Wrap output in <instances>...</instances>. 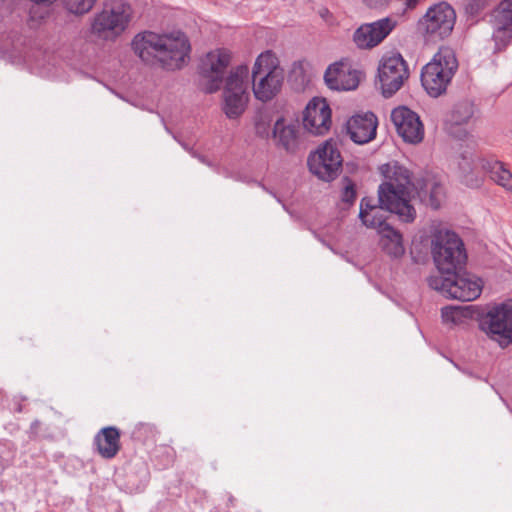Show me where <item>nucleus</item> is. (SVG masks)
Returning a JSON list of instances; mask_svg holds the SVG:
<instances>
[{"label":"nucleus","instance_id":"a878e982","mask_svg":"<svg viewBox=\"0 0 512 512\" xmlns=\"http://www.w3.org/2000/svg\"><path fill=\"white\" fill-rule=\"evenodd\" d=\"M98 0H62L63 7L75 16L89 13Z\"/></svg>","mask_w":512,"mask_h":512},{"label":"nucleus","instance_id":"6ab92c4d","mask_svg":"<svg viewBox=\"0 0 512 512\" xmlns=\"http://www.w3.org/2000/svg\"><path fill=\"white\" fill-rule=\"evenodd\" d=\"M377 118L372 112L355 115L347 122V132L353 142L365 144L376 136Z\"/></svg>","mask_w":512,"mask_h":512},{"label":"nucleus","instance_id":"39448f33","mask_svg":"<svg viewBox=\"0 0 512 512\" xmlns=\"http://www.w3.org/2000/svg\"><path fill=\"white\" fill-rule=\"evenodd\" d=\"M252 79L253 93L262 102L271 100L279 92L284 73L271 51H265L257 57L252 69Z\"/></svg>","mask_w":512,"mask_h":512},{"label":"nucleus","instance_id":"c756f323","mask_svg":"<svg viewBox=\"0 0 512 512\" xmlns=\"http://www.w3.org/2000/svg\"><path fill=\"white\" fill-rule=\"evenodd\" d=\"M344 182L345 184L342 190L341 199L347 204H352L356 199L355 185L349 178H345Z\"/></svg>","mask_w":512,"mask_h":512},{"label":"nucleus","instance_id":"473e14b6","mask_svg":"<svg viewBox=\"0 0 512 512\" xmlns=\"http://www.w3.org/2000/svg\"><path fill=\"white\" fill-rule=\"evenodd\" d=\"M329 14V11L327 9L320 10V16L322 18H326V16Z\"/></svg>","mask_w":512,"mask_h":512},{"label":"nucleus","instance_id":"dca6fc26","mask_svg":"<svg viewBox=\"0 0 512 512\" xmlns=\"http://www.w3.org/2000/svg\"><path fill=\"white\" fill-rule=\"evenodd\" d=\"M391 120L399 136L408 143H418L424 136L423 124L419 116L409 108L400 106L392 110Z\"/></svg>","mask_w":512,"mask_h":512},{"label":"nucleus","instance_id":"f8f14e48","mask_svg":"<svg viewBox=\"0 0 512 512\" xmlns=\"http://www.w3.org/2000/svg\"><path fill=\"white\" fill-rule=\"evenodd\" d=\"M230 61L231 54L225 49L210 51L201 59L199 73L207 93H214L220 89Z\"/></svg>","mask_w":512,"mask_h":512},{"label":"nucleus","instance_id":"2f4dec72","mask_svg":"<svg viewBox=\"0 0 512 512\" xmlns=\"http://www.w3.org/2000/svg\"><path fill=\"white\" fill-rule=\"evenodd\" d=\"M371 9H384L388 6L389 0H362Z\"/></svg>","mask_w":512,"mask_h":512},{"label":"nucleus","instance_id":"423d86ee","mask_svg":"<svg viewBox=\"0 0 512 512\" xmlns=\"http://www.w3.org/2000/svg\"><path fill=\"white\" fill-rule=\"evenodd\" d=\"M434 262L443 276L455 274L466 263L467 255L462 240L451 231H439L432 240Z\"/></svg>","mask_w":512,"mask_h":512},{"label":"nucleus","instance_id":"4468645a","mask_svg":"<svg viewBox=\"0 0 512 512\" xmlns=\"http://www.w3.org/2000/svg\"><path fill=\"white\" fill-rule=\"evenodd\" d=\"M393 17H384L361 25L353 34V41L360 49H370L379 45L397 26Z\"/></svg>","mask_w":512,"mask_h":512},{"label":"nucleus","instance_id":"9b49d317","mask_svg":"<svg viewBox=\"0 0 512 512\" xmlns=\"http://www.w3.org/2000/svg\"><path fill=\"white\" fill-rule=\"evenodd\" d=\"M342 162L340 151L333 141H326L308 157L309 170L323 181L335 179L341 170Z\"/></svg>","mask_w":512,"mask_h":512},{"label":"nucleus","instance_id":"5701e85b","mask_svg":"<svg viewBox=\"0 0 512 512\" xmlns=\"http://www.w3.org/2000/svg\"><path fill=\"white\" fill-rule=\"evenodd\" d=\"M94 444L103 458H114L120 449L119 430L112 426L101 429L94 438Z\"/></svg>","mask_w":512,"mask_h":512},{"label":"nucleus","instance_id":"cd10ccee","mask_svg":"<svg viewBox=\"0 0 512 512\" xmlns=\"http://www.w3.org/2000/svg\"><path fill=\"white\" fill-rule=\"evenodd\" d=\"M271 120L266 115H259L255 119L256 134L262 138H267L270 135Z\"/></svg>","mask_w":512,"mask_h":512},{"label":"nucleus","instance_id":"c85d7f7f","mask_svg":"<svg viewBox=\"0 0 512 512\" xmlns=\"http://www.w3.org/2000/svg\"><path fill=\"white\" fill-rule=\"evenodd\" d=\"M491 0H468L465 11L472 17L478 16L486 7L489 6Z\"/></svg>","mask_w":512,"mask_h":512},{"label":"nucleus","instance_id":"9d476101","mask_svg":"<svg viewBox=\"0 0 512 512\" xmlns=\"http://www.w3.org/2000/svg\"><path fill=\"white\" fill-rule=\"evenodd\" d=\"M408 77L407 64L400 54L382 57L378 66V79L384 97L394 95Z\"/></svg>","mask_w":512,"mask_h":512},{"label":"nucleus","instance_id":"f257e3e1","mask_svg":"<svg viewBox=\"0 0 512 512\" xmlns=\"http://www.w3.org/2000/svg\"><path fill=\"white\" fill-rule=\"evenodd\" d=\"M132 49L143 62L150 65L158 63L169 71L179 70L190 61L189 38L179 29L139 33L132 40Z\"/></svg>","mask_w":512,"mask_h":512},{"label":"nucleus","instance_id":"393cba45","mask_svg":"<svg viewBox=\"0 0 512 512\" xmlns=\"http://www.w3.org/2000/svg\"><path fill=\"white\" fill-rule=\"evenodd\" d=\"M474 115V105L470 101H462L457 103L450 115V122L453 125H462L468 123V121Z\"/></svg>","mask_w":512,"mask_h":512},{"label":"nucleus","instance_id":"f3484780","mask_svg":"<svg viewBox=\"0 0 512 512\" xmlns=\"http://www.w3.org/2000/svg\"><path fill=\"white\" fill-rule=\"evenodd\" d=\"M331 109L323 98L310 100L303 112V127L314 135H323L331 126Z\"/></svg>","mask_w":512,"mask_h":512},{"label":"nucleus","instance_id":"f03ea898","mask_svg":"<svg viewBox=\"0 0 512 512\" xmlns=\"http://www.w3.org/2000/svg\"><path fill=\"white\" fill-rule=\"evenodd\" d=\"M384 181L378 189V201L389 212L398 215L403 222H412L416 217L415 208L410 204L416 189L410 171L397 161H391L380 167Z\"/></svg>","mask_w":512,"mask_h":512},{"label":"nucleus","instance_id":"ddd939ff","mask_svg":"<svg viewBox=\"0 0 512 512\" xmlns=\"http://www.w3.org/2000/svg\"><path fill=\"white\" fill-rule=\"evenodd\" d=\"M456 21V14L447 2L431 6L420 20L426 34L443 39L450 35Z\"/></svg>","mask_w":512,"mask_h":512},{"label":"nucleus","instance_id":"7ed1b4c3","mask_svg":"<svg viewBox=\"0 0 512 512\" xmlns=\"http://www.w3.org/2000/svg\"><path fill=\"white\" fill-rule=\"evenodd\" d=\"M458 69V61L454 51L449 47H441L421 72L424 89L432 97L443 94Z\"/></svg>","mask_w":512,"mask_h":512},{"label":"nucleus","instance_id":"7c9ffc66","mask_svg":"<svg viewBox=\"0 0 512 512\" xmlns=\"http://www.w3.org/2000/svg\"><path fill=\"white\" fill-rule=\"evenodd\" d=\"M444 194L443 187L439 183H433L429 190L430 195V205L437 209L440 207L441 200Z\"/></svg>","mask_w":512,"mask_h":512},{"label":"nucleus","instance_id":"20e7f679","mask_svg":"<svg viewBox=\"0 0 512 512\" xmlns=\"http://www.w3.org/2000/svg\"><path fill=\"white\" fill-rule=\"evenodd\" d=\"M132 7L123 0H113L96 13L90 23V32L103 40L121 35L132 19Z\"/></svg>","mask_w":512,"mask_h":512},{"label":"nucleus","instance_id":"b1692460","mask_svg":"<svg viewBox=\"0 0 512 512\" xmlns=\"http://www.w3.org/2000/svg\"><path fill=\"white\" fill-rule=\"evenodd\" d=\"M381 235L380 244L383 251L392 258H400L405 253L402 235L392 227H385L379 233Z\"/></svg>","mask_w":512,"mask_h":512},{"label":"nucleus","instance_id":"2eb2a0df","mask_svg":"<svg viewBox=\"0 0 512 512\" xmlns=\"http://www.w3.org/2000/svg\"><path fill=\"white\" fill-rule=\"evenodd\" d=\"M492 39L500 51L512 40V0H502L489 14Z\"/></svg>","mask_w":512,"mask_h":512},{"label":"nucleus","instance_id":"72a5a7b5","mask_svg":"<svg viewBox=\"0 0 512 512\" xmlns=\"http://www.w3.org/2000/svg\"><path fill=\"white\" fill-rule=\"evenodd\" d=\"M39 422L38 421H34L31 425V428L34 429L38 426Z\"/></svg>","mask_w":512,"mask_h":512},{"label":"nucleus","instance_id":"412c9836","mask_svg":"<svg viewBox=\"0 0 512 512\" xmlns=\"http://www.w3.org/2000/svg\"><path fill=\"white\" fill-rule=\"evenodd\" d=\"M273 139L276 145L288 153H294L299 147V128L296 124L288 123L279 118L272 130Z\"/></svg>","mask_w":512,"mask_h":512},{"label":"nucleus","instance_id":"aec40b11","mask_svg":"<svg viewBox=\"0 0 512 512\" xmlns=\"http://www.w3.org/2000/svg\"><path fill=\"white\" fill-rule=\"evenodd\" d=\"M480 166L482 170L487 173L492 181L502 186L506 190H512V173L504 166V164L494 158H481L477 163L471 165L463 158L460 163V168L463 171L473 169V167Z\"/></svg>","mask_w":512,"mask_h":512},{"label":"nucleus","instance_id":"1a4fd4ad","mask_svg":"<svg viewBox=\"0 0 512 512\" xmlns=\"http://www.w3.org/2000/svg\"><path fill=\"white\" fill-rule=\"evenodd\" d=\"M481 330L501 347L512 343V301L491 306L480 319Z\"/></svg>","mask_w":512,"mask_h":512},{"label":"nucleus","instance_id":"0eeeda50","mask_svg":"<svg viewBox=\"0 0 512 512\" xmlns=\"http://www.w3.org/2000/svg\"><path fill=\"white\" fill-rule=\"evenodd\" d=\"M249 69L245 65L232 69L223 90V111L229 119L240 117L248 103Z\"/></svg>","mask_w":512,"mask_h":512},{"label":"nucleus","instance_id":"6e6552de","mask_svg":"<svg viewBox=\"0 0 512 512\" xmlns=\"http://www.w3.org/2000/svg\"><path fill=\"white\" fill-rule=\"evenodd\" d=\"M431 288L440 291L445 297L460 301H473L482 292V281L471 275L450 274L429 278Z\"/></svg>","mask_w":512,"mask_h":512},{"label":"nucleus","instance_id":"4be33fe9","mask_svg":"<svg viewBox=\"0 0 512 512\" xmlns=\"http://www.w3.org/2000/svg\"><path fill=\"white\" fill-rule=\"evenodd\" d=\"M387 211L389 210L381 203L380 206L373 205L369 199L363 198L360 204L359 217L366 227L377 229L381 233L385 227H391L386 222Z\"/></svg>","mask_w":512,"mask_h":512},{"label":"nucleus","instance_id":"bb28decb","mask_svg":"<svg viewBox=\"0 0 512 512\" xmlns=\"http://www.w3.org/2000/svg\"><path fill=\"white\" fill-rule=\"evenodd\" d=\"M465 312L460 307L447 306L442 308L441 317L446 324H460L465 318Z\"/></svg>","mask_w":512,"mask_h":512},{"label":"nucleus","instance_id":"a211bd4d","mask_svg":"<svg viewBox=\"0 0 512 512\" xmlns=\"http://www.w3.org/2000/svg\"><path fill=\"white\" fill-rule=\"evenodd\" d=\"M360 73L344 63L330 65L324 75L326 85L336 91L354 90L359 85Z\"/></svg>","mask_w":512,"mask_h":512}]
</instances>
